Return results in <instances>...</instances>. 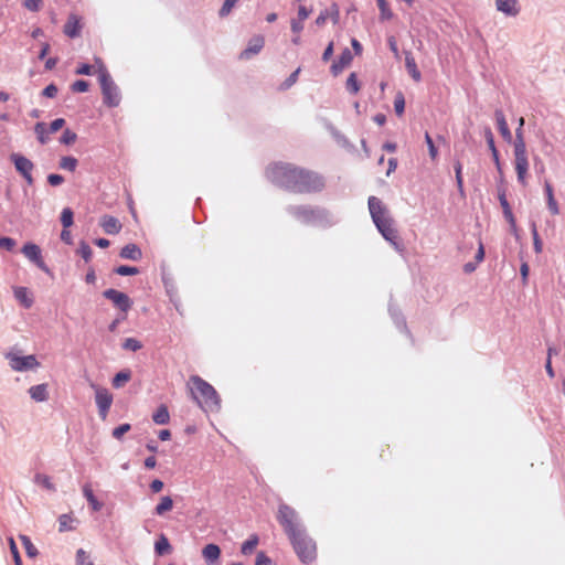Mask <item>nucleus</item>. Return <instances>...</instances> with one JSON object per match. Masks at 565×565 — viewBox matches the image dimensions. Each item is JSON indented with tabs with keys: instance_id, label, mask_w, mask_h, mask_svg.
I'll return each instance as SVG.
<instances>
[{
	"instance_id": "nucleus-54",
	"label": "nucleus",
	"mask_w": 565,
	"mask_h": 565,
	"mask_svg": "<svg viewBox=\"0 0 565 565\" xmlns=\"http://www.w3.org/2000/svg\"><path fill=\"white\" fill-rule=\"evenodd\" d=\"M503 215H504V218L510 224L511 231L513 233H515L516 232V221H515V217H514V215L512 213V210L509 209V210L503 211Z\"/></svg>"
},
{
	"instance_id": "nucleus-39",
	"label": "nucleus",
	"mask_w": 565,
	"mask_h": 565,
	"mask_svg": "<svg viewBox=\"0 0 565 565\" xmlns=\"http://www.w3.org/2000/svg\"><path fill=\"white\" fill-rule=\"evenodd\" d=\"M121 347L124 350L136 352L142 348V343L135 338H126Z\"/></svg>"
},
{
	"instance_id": "nucleus-51",
	"label": "nucleus",
	"mask_w": 565,
	"mask_h": 565,
	"mask_svg": "<svg viewBox=\"0 0 565 565\" xmlns=\"http://www.w3.org/2000/svg\"><path fill=\"white\" fill-rule=\"evenodd\" d=\"M71 88L76 93H85L88 90L89 84L84 79H78L72 84Z\"/></svg>"
},
{
	"instance_id": "nucleus-43",
	"label": "nucleus",
	"mask_w": 565,
	"mask_h": 565,
	"mask_svg": "<svg viewBox=\"0 0 565 565\" xmlns=\"http://www.w3.org/2000/svg\"><path fill=\"white\" fill-rule=\"evenodd\" d=\"M114 273L120 276H132L139 274V269L134 266L120 265L114 269Z\"/></svg>"
},
{
	"instance_id": "nucleus-56",
	"label": "nucleus",
	"mask_w": 565,
	"mask_h": 565,
	"mask_svg": "<svg viewBox=\"0 0 565 565\" xmlns=\"http://www.w3.org/2000/svg\"><path fill=\"white\" fill-rule=\"evenodd\" d=\"M547 209L552 215L559 214V206L554 196H551L550 200H546Z\"/></svg>"
},
{
	"instance_id": "nucleus-61",
	"label": "nucleus",
	"mask_w": 565,
	"mask_h": 565,
	"mask_svg": "<svg viewBox=\"0 0 565 565\" xmlns=\"http://www.w3.org/2000/svg\"><path fill=\"white\" fill-rule=\"evenodd\" d=\"M76 74L78 75H92L93 74V66L89 64H81L77 70Z\"/></svg>"
},
{
	"instance_id": "nucleus-25",
	"label": "nucleus",
	"mask_w": 565,
	"mask_h": 565,
	"mask_svg": "<svg viewBox=\"0 0 565 565\" xmlns=\"http://www.w3.org/2000/svg\"><path fill=\"white\" fill-rule=\"evenodd\" d=\"M152 420L157 425H167L170 422V414L166 405H160L152 415Z\"/></svg>"
},
{
	"instance_id": "nucleus-55",
	"label": "nucleus",
	"mask_w": 565,
	"mask_h": 565,
	"mask_svg": "<svg viewBox=\"0 0 565 565\" xmlns=\"http://www.w3.org/2000/svg\"><path fill=\"white\" fill-rule=\"evenodd\" d=\"M47 182L52 186H58L64 182V177L57 173H51L47 175Z\"/></svg>"
},
{
	"instance_id": "nucleus-45",
	"label": "nucleus",
	"mask_w": 565,
	"mask_h": 565,
	"mask_svg": "<svg viewBox=\"0 0 565 565\" xmlns=\"http://www.w3.org/2000/svg\"><path fill=\"white\" fill-rule=\"evenodd\" d=\"M34 480L38 484L44 487L47 490H55L54 484L51 482V479L46 475L36 473Z\"/></svg>"
},
{
	"instance_id": "nucleus-28",
	"label": "nucleus",
	"mask_w": 565,
	"mask_h": 565,
	"mask_svg": "<svg viewBox=\"0 0 565 565\" xmlns=\"http://www.w3.org/2000/svg\"><path fill=\"white\" fill-rule=\"evenodd\" d=\"M173 508V500L171 497L166 495L162 497L160 502L154 508V514L162 516L166 512L170 511Z\"/></svg>"
},
{
	"instance_id": "nucleus-42",
	"label": "nucleus",
	"mask_w": 565,
	"mask_h": 565,
	"mask_svg": "<svg viewBox=\"0 0 565 565\" xmlns=\"http://www.w3.org/2000/svg\"><path fill=\"white\" fill-rule=\"evenodd\" d=\"M394 110H395L397 116H402L404 114V110H405V98H404V95H403L402 92H398L395 95Z\"/></svg>"
},
{
	"instance_id": "nucleus-18",
	"label": "nucleus",
	"mask_w": 565,
	"mask_h": 565,
	"mask_svg": "<svg viewBox=\"0 0 565 565\" xmlns=\"http://www.w3.org/2000/svg\"><path fill=\"white\" fill-rule=\"evenodd\" d=\"M220 555L221 548L214 543L206 544L202 550V556L207 565H214Z\"/></svg>"
},
{
	"instance_id": "nucleus-10",
	"label": "nucleus",
	"mask_w": 565,
	"mask_h": 565,
	"mask_svg": "<svg viewBox=\"0 0 565 565\" xmlns=\"http://www.w3.org/2000/svg\"><path fill=\"white\" fill-rule=\"evenodd\" d=\"M103 296L106 299L110 300L114 303V306L117 307L124 313H127L132 307V301L129 298V296L117 289H106L103 292Z\"/></svg>"
},
{
	"instance_id": "nucleus-64",
	"label": "nucleus",
	"mask_w": 565,
	"mask_h": 565,
	"mask_svg": "<svg viewBox=\"0 0 565 565\" xmlns=\"http://www.w3.org/2000/svg\"><path fill=\"white\" fill-rule=\"evenodd\" d=\"M498 199H499L500 205L502 207V212L505 211V210L511 209L510 203L507 200L504 191H499Z\"/></svg>"
},
{
	"instance_id": "nucleus-16",
	"label": "nucleus",
	"mask_w": 565,
	"mask_h": 565,
	"mask_svg": "<svg viewBox=\"0 0 565 565\" xmlns=\"http://www.w3.org/2000/svg\"><path fill=\"white\" fill-rule=\"evenodd\" d=\"M13 295L17 301L25 309L31 308L34 303L33 295L26 287H14Z\"/></svg>"
},
{
	"instance_id": "nucleus-46",
	"label": "nucleus",
	"mask_w": 565,
	"mask_h": 565,
	"mask_svg": "<svg viewBox=\"0 0 565 565\" xmlns=\"http://www.w3.org/2000/svg\"><path fill=\"white\" fill-rule=\"evenodd\" d=\"M425 142L428 147L429 157L431 158V160H436L438 157V149L435 146L434 140L428 132H425Z\"/></svg>"
},
{
	"instance_id": "nucleus-26",
	"label": "nucleus",
	"mask_w": 565,
	"mask_h": 565,
	"mask_svg": "<svg viewBox=\"0 0 565 565\" xmlns=\"http://www.w3.org/2000/svg\"><path fill=\"white\" fill-rule=\"evenodd\" d=\"M81 25L75 17H71L64 25V33L70 38L79 35Z\"/></svg>"
},
{
	"instance_id": "nucleus-58",
	"label": "nucleus",
	"mask_w": 565,
	"mask_h": 565,
	"mask_svg": "<svg viewBox=\"0 0 565 565\" xmlns=\"http://www.w3.org/2000/svg\"><path fill=\"white\" fill-rule=\"evenodd\" d=\"M255 565H271V559L264 552H258Z\"/></svg>"
},
{
	"instance_id": "nucleus-17",
	"label": "nucleus",
	"mask_w": 565,
	"mask_h": 565,
	"mask_svg": "<svg viewBox=\"0 0 565 565\" xmlns=\"http://www.w3.org/2000/svg\"><path fill=\"white\" fill-rule=\"evenodd\" d=\"M494 117H495L498 130L501 134L503 140L507 141V142H511L512 141V134H511V130H510V128L508 126V122H507V119H505V116H504L503 111L501 109H495Z\"/></svg>"
},
{
	"instance_id": "nucleus-31",
	"label": "nucleus",
	"mask_w": 565,
	"mask_h": 565,
	"mask_svg": "<svg viewBox=\"0 0 565 565\" xmlns=\"http://www.w3.org/2000/svg\"><path fill=\"white\" fill-rule=\"evenodd\" d=\"M19 539L25 550V553L29 557L33 558L39 554L38 548L32 543L31 539L26 535L20 534Z\"/></svg>"
},
{
	"instance_id": "nucleus-63",
	"label": "nucleus",
	"mask_w": 565,
	"mask_h": 565,
	"mask_svg": "<svg viewBox=\"0 0 565 565\" xmlns=\"http://www.w3.org/2000/svg\"><path fill=\"white\" fill-rule=\"evenodd\" d=\"M88 559V555L87 553L83 550V548H79L77 552H76V564L77 565H85V563L87 562Z\"/></svg>"
},
{
	"instance_id": "nucleus-4",
	"label": "nucleus",
	"mask_w": 565,
	"mask_h": 565,
	"mask_svg": "<svg viewBox=\"0 0 565 565\" xmlns=\"http://www.w3.org/2000/svg\"><path fill=\"white\" fill-rule=\"evenodd\" d=\"M367 205L372 221L379 232L396 249H399L397 231L393 227V218L388 215L386 206L376 196H370L367 200Z\"/></svg>"
},
{
	"instance_id": "nucleus-11",
	"label": "nucleus",
	"mask_w": 565,
	"mask_h": 565,
	"mask_svg": "<svg viewBox=\"0 0 565 565\" xmlns=\"http://www.w3.org/2000/svg\"><path fill=\"white\" fill-rule=\"evenodd\" d=\"M7 358L10 360V366L18 372L29 371L39 365L35 355L20 356L10 353Z\"/></svg>"
},
{
	"instance_id": "nucleus-30",
	"label": "nucleus",
	"mask_w": 565,
	"mask_h": 565,
	"mask_svg": "<svg viewBox=\"0 0 565 565\" xmlns=\"http://www.w3.org/2000/svg\"><path fill=\"white\" fill-rule=\"evenodd\" d=\"M171 551V545L166 535L161 534L154 543V552L158 555L168 554Z\"/></svg>"
},
{
	"instance_id": "nucleus-35",
	"label": "nucleus",
	"mask_w": 565,
	"mask_h": 565,
	"mask_svg": "<svg viewBox=\"0 0 565 565\" xmlns=\"http://www.w3.org/2000/svg\"><path fill=\"white\" fill-rule=\"evenodd\" d=\"M34 132L41 145H45L49 141L46 125L44 122H36L34 126Z\"/></svg>"
},
{
	"instance_id": "nucleus-29",
	"label": "nucleus",
	"mask_w": 565,
	"mask_h": 565,
	"mask_svg": "<svg viewBox=\"0 0 565 565\" xmlns=\"http://www.w3.org/2000/svg\"><path fill=\"white\" fill-rule=\"evenodd\" d=\"M524 118L519 119V126L515 129L514 149H526L525 140L523 137Z\"/></svg>"
},
{
	"instance_id": "nucleus-33",
	"label": "nucleus",
	"mask_w": 565,
	"mask_h": 565,
	"mask_svg": "<svg viewBox=\"0 0 565 565\" xmlns=\"http://www.w3.org/2000/svg\"><path fill=\"white\" fill-rule=\"evenodd\" d=\"M531 234H532V238H533V248H534V252L536 254H541L542 250H543V242L542 239L540 238V235H539V232H537V226H536V223L535 222H531Z\"/></svg>"
},
{
	"instance_id": "nucleus-27",
	"label": "nucleus",
	"mask_w": 565,
	"mask_h": 565,
	"mask_svg": "<svg viewBox=\"0 0 565 565\" xmlns=\"http://www.w3.org/2000/svg\"><path fill=\"white\" fill-rule=\"evenodd\" d=\"M78 521L74 519L71 514H62L58 518V531L67 532L73 531L75 529L74 523Z\"/></svg>"
},
{
	"instance_id": "nucleus-49",
	"label": "nucleus",
	"mask_w": 565,
	"mask_h": 565,
	"mask_svg": "<svg viewBox=\"0 0 565 565\" xmlns=\"http://www.w3.org/2000/svg\"><path fill=\"white\" fill-rule=\"evenodd\" d=\"M300 73V67H298L296 71H294L286 79L285 82L281 84V87L284 89H288L289 87H291L298 79V75Z\"/></svg>"
},
{
	"instance_id": "nucleus-44",
	"label": "nucleus",
	"mask_w": 565,
	"mask_h": 565,
	"mask_svg": "<svg viewBox=\"0 0 565 565\" xmlns=\"http://www.w3.org/2000/svg\"><path fill=\"white\" fill-rule=\"evenodd\" d=\"M345 86L351 94H356L360 90V85L355 73H351L349 75Z\"/></svg>"
},
{
	"instance_id": "nucleus-8",
	"label": "nucleus",
	"mask_w": 565,
	"mask_h": 565,
	"mask_svg": "<svg viewBox=\"0 0 565 565\" xmlns=\"http://www.w3.org/2000/svg\"><path fill=\"white\" fill-rule=\"evenodd\" d=\"M10 160L14 164L15 170L23 177L25 182L29 185H32L34 183V179L32 177L34 163L23 154L15 152L10 154Z\"/></svg>"
},
{
	"instance_id": "nucleus-59",
	"label": "nucleus",
	"mask_w": 565,
	"mask_h": 565,
	"mask_svg": "<svg viewBox=\"0 0 565 565\" xmlns=\"http://www.w3.org/2000/svg\"><path fill=\"white\" fill-rule=\"evenodd\" d=\"M484 138H486V141L488 143V147L489 149H493V148H497L495 147V143H494V137H493V134L491 131V129L489 127H487L484 129Z\"/></svg>"
},
{
	"instance_id": "nucleus-6",
	"label": "nucleus",
	"mask_w": 565,
	"mask_h": 565,
	"mask_svg": "<svg viewBox=\"0 0 565 565\" xmlns=\"http://www.w3.org/2000/svg\"><path fill=\"white\" fill-rule=\"evenodd\" d=\"M95 62L97 65V74L102 88L103 102L107 107H117L121 100L120 90L113 81L103 61L96 57Z\"/></svg>"
},
{
	"instance_id": "nucleus-34",
	"label": "nucleus",
	"mask_w": 565,
	"mask_h": 565,
	"mask_svg": "<svg viewBox=\"0 0 565 565\" xmlns=\"http://www.w3.org/2000/svg\"><path fill=\"white\" fill-rule=\"evenodd\" d=\"M258 542H259V539L256 534L250 535L249 539L246 540L242 544V547H241L242 554H244V555L250 554L254 551V548L257 546Z\"/></svg>"
},
{
	"instance_id": "nucleus-13",
	"label": "nucleus",
	"mask_w": 565,
	"mask_h": 565,
	"mask_svg": "<svg viewBox=\"0 0 565 565\" xmlns=\"http://www.w3.org/2000/svg\"><path fill=\"white\" fill-rule=\"evenodd\" d=\"M353 61L352 52L345 47L338 60L333 61L330 67V72L333 76H338L345 67H348Z\"/></svg>"
},
{
	"instance_id": "nucleus-3",
	"label": "nucleus",
	"mask_w": 565,
	"mask_h": 565,
	"mask_svg": "<svg viewBox=\"0 0 565 565\" xmlns=\"http://www.w3.org/2000/svg\"><path fill=\"white\" fill-rule=\"evenodd\" d=\"M286 211L305 225L327 228L338 223L337 217L330 211L321 206L288 205Z\"/></svg>"
},
{
	"instance_id": "nucleus-36",
	"label": "nucleus",
	"mask_w": 565,
	"mask_h": 565,
	"mask_svg": "<svg viewBox=\"0 0 565 565\" xmlns=\"http://www.w3.org/2000/svg\"><path fill=\"white\" fill-rule=\"evenodd\" d=\"M77 163H78V161L76 158H74L72 156H66V157H62L58 166L61 169L73 172V171H75Z\"/></svg>"
},
{
	"instance_id": "nucleus-50",
	"label": "nucleus",
	"mask_w": 565,
	"mask_h": 565,
	"mask_svg": "<svg viewBox=\"0 0 565 565\" xmlns=\"http://www.w3.org/2000/svg\"><path fill=\"white\" fill-rule=\"evenodd\" d=\"M10 552L13 556L15 565H22L21 556L18 546L12 537L9 539Z\"/></svg>"
},
{
	"instance_id": "nucleus-40",
	"label": "nucleus",
	"mask_w": 565,
	"mask_h": 565,
	"mask_svg": "<svg viewBox=\"0 0 565 565\" xmlns=\"http://www.w3.org/2000/svg\"><path fill=\"white\" fill-rule=\"evenodd\" d=\"M77 254H79L85 262H89L93 256V250L88 243H86L85 241H81Z\"/></svg>"
},
{
	"instance_id": "nucleus-53",
	"label": "nucleus",
	"mask_w": 565,
	"mask_h": 565,
	"mask_svg": "<svg viewBox=\"0 0 565 565\" xmlns=\"http://www.w3.org/2000/svg\"><path fill=\"white\" fill-rule=\"evenodd\" d=\"M17 245L15 241L8 236L0 237V247L11 252Z\"/></svg>"
},
{
	"instance_id": "nucleus-1",
	"label": "nucleus",
	"mask_w": 565,
	"mask_h": 565,
	"mask_svg": "<svg viewBox=\"0 0 565 565\" xmlns=\"http://www.w3.org/2000/svg\"><path fill=\"white\" fill-rule=\"evenodd\" d=\"M268 180L294 193H317L324 189V178L318 172L291 163H275L267 168Z\"/></svg>"
},
{
	"instance_id": "nucleus-22",
	"label": "nucleus",
	"mask_w": 565,
	"mask_h": 565,
	"mask_svg": "<svg viewBox=\"0 0 565 565\" xmlns=\"http://www.w3.org/2000/svg\"><path fill=\"white\" fill-rule=\"evenodd\" d=\"M29 394L35 402H45L49 398L47 385L38 384L29 388Z\"/></svg>"
},
{
	"instance_id": "nucleus-38",
	"label": "nucleus",
	"mask_w": 565,
	"mask_h": 565,
	"mask_svg": "<svg viewBox=\"0 0 565 565\" xmlns=\"http://www.w3.org/2000/svg\"><path fill=\"white\" fill-rule=\"evenodd\" d=\"M377 7L380 9V19L381 20H391L393 18V12L388 7L386 0H376Z\"/></svg>"
},
{
	"instance_id": "nucleus-37",
	"label": "nucleus",
	"mask_w": 565,
	"mask_h": 565,
	"mask_svg": "<svg viewBox=\"0 0 565 565\" xmlns=\"http://www.w3.org/2000/svg\"><path fill=\"white\" fill-rule=\"evenodd\" d=\"M61 223L64 228H68L74 223V213L71 207H65L61 213Z\"/></svg>"
},
{
	"instance_id": "nucleus-41",
	"label": "nucleus",
	"mask_w": 565,
	"mask_h": 565,
	"mask_svg": "<svg viewBox=\"0 0 565 565\" xmlns=\"http://www.w3.org/2000/svg\"><path fill=\"white\" fill-rule=\"evenodd\" d=\"M238 0H224L221 9L218 10V17L221 19L226 18L232 12Z\"/></svg>"
},
{
	"instance_id": "nucleus-23",
	"label": "nucleus",
	"mask_w": 565,
	"mask_h": 565,
	"mask_svg": "<svg viewBox=\"0 0 565 565\" xmlns=\"http://www.w3.org/2000/svg\"><path fill=\"white\" fill-rule=\"evenodd\" d=\"M83 494L86 498L93 511L98 512L102 510L103 503L96 499L89 484H85L83 487Z\"/></svg>"
},
{
	"instance_id": "nucleus-14",
	"label": "nucleus",
	"mask_w": 565,
	"mask_h": 565,
	"mask_svg": "<svg viewBox=\"0 0 565 565\" xmlns=\"http://www.w3.org/2000/svg\"><path fill=\"white\" fill-rule=\"evenodd\" d=\"M264 38L260 35L254 36L249 40L245 50H243L239 54L241 60H248L253 55L258 54L260 50L264 47Z\"/></svg>"
},
{
	"instance_id": "nucleus-21",
	"label": "nucleus",
	"mask_w": 565,
	"mask_h": 565,
	"mask_svg": "<svg viewBox=\"0 0 565 565\" xmlns=\"http://www.w3.org/2000/svg\"><path fill=\"white\" fill-rule=\"evenodd\" d=\"M405 66H406V70L408 72L409 76L415 82L418 83V82L422 81V73L417 68L415 58H414V56H413V54L411 52H405Z\"/></svg>"
},
{
	"instance_id": "nucleus-5",
	"label": "nucleus",
	"mask_w": 565,
	"mask_h": 565,
	"mask_svg": "<svg viewBox=\"0 0 565 565\" xmlns=\"http://www.w3.org/2000/svg\"><path fill=\"white\" fill-rule=\"evenodd\" d=\"M190 382L192 398L204 412H217L221 408L220 396L210 383L199 375H192Z\"/></svg>"
},
{
	"instance_id": "nucleus-32",
	"label": "nucleus",
	"mask_w": 565,
	"mask_h": 565,
	"mask_svg": "<svg viewBox=\"0 0 565 565\" xmlns=\"http://www.w3.org/2000/svg\"><path fill=\"white\" fill-rule=\"evenodd\" d=\"M131 377V372L129 370H124L118 372L111 381V384L115 388L121 387L125 383H127Z\"/></svg>"
},
{
	"instance_id": "nucleus-57",
	"label": "nucleus",
	"mask_w": 565,
	"mask_h": 565,
	"mask_svg": "<svg viewBox=\"0 0 565 565\" xmlns=\"http://www.w3.org/2000/svg\"><path fill=\"white\" fill-rule=\"evenodd\" d=\"M58 89L55 84L47 85L43 90L42 95L47 98H54L57 94Z\"/></svg>"
},
{
	"instance_id": "nucleus-48",
	"label": "nucleus",
	"mask_w": 565,
	"mask_h": 565,
	"mask_svg": "<svg viewBox=\"0 0 565 565\" xmlns=\"http://www.w3.org/2000/svg\"><path fill=\"white\" fill-rule=\"evenodd\" d=\"M131 426L130 424H121L119 426H117L116 428H114L113 430V437L116 438V439H120L126 433H128L130 430Z\"/></svg>"
},
{
	"instance_id": "nucleus-62",
	"label": "nucleus",
	"mask_w": 565,
	"mask_h": 565,
	"mask_svg": "<svg viewBox=\"0 0 565 565\" xmlns=\"http://www.w3.org/2000/svg\"><path fill=\"white\" fill-rule=\"evenodd\" d=\"M40 3L41 0H25L24 7L32 12H36L40 9Z\"/></svg>"
},
{
	"instance_id": "nucleus-15",
	"label": "nucleus",
	"mask_w": 565,
	"mask_h": 565,
	"mask_svg": "<svg viewBox=\"0 0 565 565\" xmlns=\"http://www.w3.org/2000/svg\"><path fill=\"white\" fill-rule=\"evenodd\" d=\"M495 8L508 17H515L520 12L519 0H495Z\"/></svg>"
},
{
	"instance_id": "nucleus-7",
	"label": "nucleus",
	"mask_w": 565,
	"mask_h": 565,
	"mask_svg": "<svg viewBox=\"0 0 565 565\" xmlns=\"http://www.w3.org/2000/svg\"><path fill=\"white\" fill-rule=\"evenodd\" d=\"M90 387L95 390V402L98 407L99 417L106 419L113 404V395L107 388L100 387L95 383H90Z\"/></svg>"
},
{
	"instance_id": "nucleus-52",
	"label": "nucleus",
	"mask_w": 565,
	"mask_h": 565,
	"mask_svg": "<svg viewBox=\"0 0 565 565\" xmlns=\"http://www.w3.org/2000/svg\"><path fill=\"white\" fill-rule=\"evenodd\" d=\"M331 134H332L333 138L337 140V142L340 143L341 146H343V147L351 146L349 140L345 138V136L343 134H341L339 130H337L335 128L331 127Z\"/></svg>"
},
{
	"instance_id": "nucleus-24",
	"label": "nucleus",
	"mask_w": 565,
	"mask_h": 565,
	"mask_svg": "<svg viewBox=\"0 0 565 565\" xmlns=\"http://www.w3.org/2000/svg\"><path fill=\"white\" fill-rule=\"evenodd\" d=\"M388 311H390V315H391L394 323L396 324V327L401 331L409 333L407 326H406V321H405L402 312L397 308H395L393 305H390Z\"/></svg>"
},
{
	"instance_id": "nucleus-9",
	"label": "nucleus",
	"mask_w": 565,
	"mask_h": 565,
	"mask_svg": "<svg viewBox=\"0 0 565 565\" xmlns=\"http://www.w3.org/2000/svg\"><path fill=\"white\" fill-rule=\"evenodd\" d=\"M22 254L32 262L38 268H40L45 274L52 276L51 269L44 263L41 254V248L34 243H26L22 247Z\"/></svg>"
},
{
	"instance_id": "nucleus-60",
	"label": "nucleus",
	"mask_w": 565,
	"mask_h": 565,
	"mask_svg": "<svg viewBox=\"0 0 565 565\" xmlns=\"http://www.w3.org/2000/svg\"><path fill=\"white\" fill-rule=\"evenodd\" d=\"M65 125V120L63 118H56L54 119L51 124H50V132H56L57 130H60L61 128H63V126Z\"/></svg>"
},
{
	"instance_id": "nucleus-19",
	"label": "nucleus",
	"mask_w": 565,
	"mask_h": 565,
	"mask_svg": "<svg viewBox=\"0 0 565 565\" xmlns=\"http://www.w3.org/2000/svg\"><path fill=\"white\" fill-rule=\"evenodd\" d=\"M100 226L105 231V233L109 235H114L120 232L121 224L118 218L111 215H104L100 221Z\"/></svg>"
},
{
	"instance_id": "nucleus-47",
	"label": "nucleus",
	"mask_w": 565,
	"mask_h": 565,
	"mask_svg": "<svg viewBox=\"0 0 565 565\" xmlns=\"http://www.w3.org/2000/svg\"><path fill=\"white\" fill-rule=\"evenodd\" d=\"M77 139V135L70 130V129H65L61 136V143H64V145H72L76 141Z\"/></svg>"
},
{
	"instance_id": "nucleus-2",
	"label": "nucleus",
	"mask_w": 565,
	"mask_h": 565,
	"mask_svg": "<svg viewBox=\"0 0 565 565\" xmlns=\"http://www.w3.org/2000/svg\"><path fill=\"white\" fill-rule=\"evenodd\" d=\"M277 520L284 527L299 559L302 563L315 561L317 556L316 543L307 534L296 510L286 503L279 504Z\"/></svg>"
},
{
	"instance_id": "nucleus-20",
	"label": "nucleus",
	"mask_w": 565,
	"mask_h": 565,
	"mask_svg": "<svg viewBox=\"0 0 565 565\" xmlns=\"http://www.w3.org/2000/svg\"><path fill=\"white\" fill-rule=\"evenodd\" d=\"M119 256L124 259L129 260H139L142 257V252L140 247L134 243L125 245L119 253Z\"/></svg>"
},
{
	"instance_id": "nucleus-12",
	"label": "nucleus",
	"mask_w": 565,
	"mask_h": 565,
	"mask_svg": "<svg viewBox=\"0 0 565 565\" xmlns=\"http://www.w3.org/2000/svg\"><path fill=\"white\" fill-rule=\"evenodd\" d=\"M515 157V171L518 181L521 184H525V175L529 170V160L526 156V149H514Z\"/></svg>"
}]
</instances>
